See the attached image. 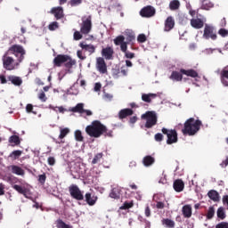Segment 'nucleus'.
<instances>
[{
  "mask_svg": "<svg viewBox=\"0 0 228 228\" xmlns=\"http://www.w3.org/2000/svg\"><path fill=\"white\" fill-rule=\"evenodd\" d=\"M86 132L89 136H92L93 138H100L104 134V136H113L110 130L108 131V128L106 126L102 125L100 121H93L90 126H87L86 127Z\"/></svg>",
  "mask_w": 228,
  "mask_h": 228,
  "instance_id": "f257e3e1",
  "label": "nucleus"
},
{
  "mask_svg": "<svg viewBox=\"0 0 228 228\" xmlns=\"http://www.w3.org/2000/svg\"><path fill=\"white\" fill-rule=\"evenodd\" d=\"M202 122L200 120H195V118H191L184 123V128L183 129V134H189V136H193L199 129H200Z\"/></svg>",
  "mask_w": 228,
  "mask_h": 228,
  "instance_id": "f03ea898",
  "label": "nucleus"
},
{
  "mask_svg": "<svg viewBox=\"0 0 228 228\" xmlns=\"http://www.w3.org/2000/svg\"><path fill=\"white\" fill-rule=\"evenodd\" d=\"M3 67L5 70H15V69H19V65H20V61L18 59L15 61L12 57L10 56V53L6 52L3 57Z\"/></svg>",
  "mask_w": 228,
  "mask_h": 228,
  "instance_id": "7ed1b4c3",
  "label": "nucleus"
},
{
  "mask_svg": "<svg viewBox=\"0 0 228 228\" xmlns=\"http://www.w3.org/2000/svg\"><path fill=\"white\" fill-rule=\"evenodd\" d=\"M115 45H120V51L125 53L126 58L133 60L134 58V53L127 52V43H126V37L124 36H118L114 39Z\"/></svg>",
  "mask_w": 228,
  "mask_h": 228,
  "instance_id": "20e7f679",
  "label": "nucleus"
},
{
  "mask_svg": "<svg viewBox=\"0 0 228 228\" xmlns=\"http://www.w3.org/2000/svg\"><path fill=\"white\" fill-rule=\"evenodd\" d=\"M142 120H145V127L151 129L153 126L158 124V115L155 111H147L141 116Z\"/></svg>",
  "mask_w": 228,
  "mask_h": 228,
  "instance_id": "39448f33",
  "label": "nucleus"
},
{
  "mask_svg": "<svg viewBox=\"0 0 228 228\" xmlns=\"http://www.w3.org/2000/svg\"><path fill=\"white\" fill-rule=\"evenodd\" d=\"M7 53L9 54H14L17 60L22 62L26 54V50H24V47L19 45H14L8 49Z\"/></svg>",
  "mask_w": 228,
  "mask_h": 228,
  "instance_id": "423d86ee",
  "label": "nucleus"
},
{
  "mask_svg": "<svg viewBox=\"0 0 228 228\" xmlns=\"http://www.w3.org/2000/svg\"><path fill=\"white\" fill-rule=\"evenodd\" d=\"M92 31V16L82 17V24L80 26V32L82 35H88Z\"/></svg>",
  "mask_w": 228,
  "mask_h": 228,
  "instance_id": "0eeeda50",
  "label": "nucleus"
},
{
  "mask_svg": "<svg viewBox=\"0 0 228 228\" xmlns=\"http://www.w3.org/2000/svg\"><path fill=\"white\" fill-rule=\"evenodd\" d=\"M162 133L167 136V143L170 145L177 142V132L175 130H168L167 128H162Z\"/></svg>",
  "mask_w": 228,
  "mask_h": 228,
  "instance_id": "6e6552de",
  "label": "nucleus"
},
{
  "mask_svg": "<svg viewBox=\"0 0 228 228\" xmlns=\"http://www.w3.org/2000/svg\"><path fill=\"white\" fill-rule=\"evenodd\" d=\"M13 190H15L16 191H18V193H20L21 195H23L26 199H31V191H29V188L28 187V185H17L14 184L12 185Z\"/></svg>",
  "mask_w": 228,
  "mask_h": 228,
  "instance_id": "1a4fd4ad",
  "label": "nucleus"
},
{
  "mask_svg": "<svg viewBox=\"0 0 228 228\" xmlns=\"http://www.w3.org/2000/svg\"><path fill=\"white\" fill-rule=\"evenodd\" d=\"M69 193L73 199H76V200H83V199H85L83 192H81V190H79L77 185H71L69 187Z\"/></svg>",
  "mask_w": 228,
  "mask_h": 228,
  "instance_id": "9d476101",
  "label": "nucleus"
},
{
  "mask_svg": "<svg viewBox=\"0 0 228 228\" xmlns=\"http://www.w3.org/2000/svg\"><path fill=\"white\" fill-rule=\"evenodd\" d=\"M140 15L141 17H145L146 19L154 17V15H156V9H154L152 6H146L141 10Z\"/></svg>",
  "mask_w": 228,
  "mask_h": 228,
  "instance_id": "9b49d317",
  "label": "nucleus"
},
{
  "mask_svg": "<svg viewBox=\"0 0 228 228\" xmlns=\"http://www.w3.org/2000/svg\"><path fill=\"white\" fill-rule=\"evenodd\" d=\"M96 69L99 70L101 74H106L108 72V68L106 66V62L104 59L102 57L97 58L96 60Z\"/></svg>",
  "mask_w": 228,
  "mask_h": 228,
  "instance_id": "f8f14e48",
  "label": "nucleus"
},
{
  "mask_svg": "<svg viewBox=\"0 0 228 228\" xmlns=\"http://www.w3.org/2000/svg\"><path fill=\"white\" fill-rule=\"evenodd\" d=\"M203 38H206V40H208V38H211V40H216V34L213 31V28L208 25L205 26Z\"/></svg>",
  "mask_w": 228,
  "mask_h": 228,
  "instance_id": "ddd939ff",
  "label": "nucleus"
},
{
  "mask_svg": "<svg viewBox=\"0 0 228 228\" xmlns=\"http://www.w3.org/2000/svg\"><path fill=\"white\" fill-rule=\"evenodd\" d=\"M9 170H11L12 174H14L15 175H20L21 177H24L26 174V171H24L22 167L15 165L10 166Z\"/></svg>",
  "mask_w": 228,
  "mask_h": 228,
  "instance_id": "4468645a",
  "label": "nucleus"
},
{
  "mask_svg": "<svg viewBox=\"0 0 228 228\" xmlns=\"http://www.w3.org/2000/svg\"><path fill=\"white\" fill-rule=\"evenodd\" d=\"M67 60V55L59 54L53 59L54 67H61L63 63L65 64V61Z\"/></svg>",
  "mask_w": 228,
  "mask_h": 228,
  "instance_id": "2eb2a0df",
  "label": "nucleus"
},
{
  "mask_svg": "<svg viewBox=\"0 0 228 228\" xmlns=\"http://www.w3.org/2000/svg\"><path fill=\"white\" fill-rule=\"evenodd\" d=\"M97 199L98 198L96 195H92L90 192L86 193V202L88 204V206H95Z\"/></svg>",
  "mask_w": 228,
  "mask_h": 228,
  "instance_id": "dca6fc26",
  "label": "nucleus"
},
{
  "mask_svg": "<svg viewBox=\"0 0 228 228\" xmlns=\"http://www.w3.org/2000/svg\"><path fill=\"white\" fill-rule=\"evenodd\" d=\"M191 28H194V29H200L201 28H204V21L200 19H191Z\"/></svg>",
  "mask_w": 228,
  "mask_h": 228,
  "instance_id": "f3484780",
  "label": "nucleus"
},
{
  "mask_svg": "<svg viewBox=\"0 0 228 228\" xmlns=\"http://www.w3.org/2000/svg\"><path fill=\"white\" fill-rule=\"evenodd\" d=\"M102 56H104L106 60H111V58H113V48L111 47L103 48L102 51Z\"/></svg>",
  "mask_w": 228,
  "mask_h": 228,
  "instance_id": "a211bd4d",
  "label": "nucleus"
},
{
  "mask_svg": "<svg viewBox=\"0 0 228 228\" xmlns=\"http://www.w3.org/2000/svg\"><path fill=\"white\" fill-rule=\"evenodd\" d=\"M124 35L126 37V45L131 44L135 38L134 32L132 29H126Z\"/></svg>",
  "mask_w": 228,
  "mask_h": 228,
  "instance_id": "6ab92c4d",
  "label": "nucleus"
},
{
  "mask_svg": "<svg viewBox=\"0 0 228 228\" xmlns=\"http://www.w3.org/2000/svg\"><path fill=\"white\" fill-rule=\"evenodd\" d=\"M53 13L54 17L58 19H61L63 17V8L62 7H53L51 11Z\"/></svg>",
  "mask_w": 228,
  "mask_h": 228,
  "instance_id": "aec40b11",
  "label": "nucleus"
},
{
  "mask_svg": "<svg viewBox=\"0 0 228 228\" xmlns=\"http://www.w3.org/2000/svg\"><path fill=\"white\" fill-rule=\"evenodd\" d=\"M175 22L174 21V18L167 17L165 22V31H170V29L174 28Z\"/></svg>",
  "mask_w": 228,
  "mask_h": 228,
  "instance_id": "412c9836",
  "label": "nucleus"
},
{
  "mask_svg": "<svg viewBox=\"0 0 228 228\" xmlns=\"http://www.w3.org/2000/svg\"><path fill=\"white\" fill-rule=\"evenodd\" d=\"M182 213L184 218H191V206L184 205L182 208Z\"/></svg>",
  "mask_w": 228,
  "mask_h": 228,
  "instance_id": "4be33fe9",
  "label": "nucleus"
},
{
  "mask_svg": "<svg viewBox=\"0 0 228 228\" xmlns=\"http://www.w3.org/2000/svg\"><path fill=\"white\" fill-rule=\"evenodd\" d=\"M79 46L84 50L87 51L90 54H94L95 53V46L94 45H86L84 43H80Z\"/></svg>",
  "mask_w": 228,
  "mask_h": 228,
  "instance_id": "5701e85b",
  "label": "nucleus"
},
{
  "mask_svg": "<svg viewBox=\"0 0 228 228\" xmlns=\"http://www.w3.org/2000/svg\"><path fill=\"white\" fill-rule=\"evenodd\" d=\"M158 94H142V101L143 102H151L152 99H156Z\"/></svg>",
  "mask_w": 228,
  "mask_h": 228,
  "instance_id": "b1692460",
  "label": "nucleus"
},
{
  "mask_svg": "<svg viewBox=\"0 0 228 228\" xmlns=\"http://www.w3.org/2000/svg\"><path fill=\"white\" fill-rule=\"evenodd\" d=\"M133 115V110L131 109H123L118 112L119 118H126V117H131Z\"/></svg>",
  "mask_w": 228,
  "mask_h": 228,
  "instance_id": "393cba45",
  "label": "nucleus"
},
{
  "mask_svg": "<svg viewBox=\"0 0 228 228\" xmlns=\"http://www.w3.org/2000/svg\"><path fill=\"white\" fill-rule=\"evenodd\" d=\"M221 77L223 85H224V86H228V81L225 80L228 79V66L222 70Z\"/></svg>",
  "mask_w": 228,
  "mask_h": 228,
  "instance_id": "a878e982",
  "label": "nucleus"
},
{
  "mask_svg": "<svg viewBox=\"0 0 228 228\" xmlns=\"http://www.w3.org/2000/svg\"><path fill=\"white\" fill-rule=\"evenodd\" d=\"M174 190L178 192L183 191V190H184V183H183L182 180L175 181Z\"/></svg>",
  "mask_w": 228,
  "mask_h": 228,
  "instance_id": "bb28decb",
  "label": "nucleus"
},
{
  "mask_svg": "<svg viewBox=\"0 0 228 228\" xmlns=\"http://www.w3.org/2000/svg\"><path fill=\"white\" fill-rule=\"evenodd\" d=\"M180 72L185 76H189L190 77H199V73H197L195 69H181Z\"/></svg>",
  "mask_w": 228,
  "mask_h": 228,
  "instance_id": "cd10ccee",
  "label": "nucleus"
},
{
  "mask_svg": "<svg viewBox=\"0 0 228 228\" xmlns=\"http://www.w3.org/2000/svg\"><path fill=\"white\" fill-rule=\"evenodd\" d=\"M64 65L67 69H72V67L76 65V60H73L72 57L66 55Z\"/></svg>",
  "mask_w": 228,
  "mask_h": 228,
  "instance_id": "c85d7f7f",
  "label": "nucleus"
},
{
  "mask_svg": "<svg viewBox=\"0 0 228 228\" xmlns=\"http://www.w3.org/2000/svg\"><path fill=\"white\" fill-rule=\"evenodd\" d=\"M208 196L214 202H218V200H220V194H218V192L216 191H208Z\"/></svg>",
  "mask_w": 228,
  "mask_h": 228,
  "instance_id": "c756f323",
  "label": "nucleus"
},
{
  "mask_svg": "<svg viewBox=\"0 0 228 228\" xmlns=\"http://www.w3.org/2000/svg\"><path fill=\"white\" fill-rule=\"evenodd\" d=\"M200 3L202 10H211V8L215 6L213 3L209 2V0H200Z\"/></svg>",
  "mask_w": 228,
  "mask_h": 228,
  "instance_id": "7c9ffc66",
  "label": "nucleus"
},
{
  "mask_svg": "<svg viewBox=\"0 0 228 228\" xmlns=\"http://www.w3.org/2000/svg\"><path fill=\"white\" fill-rule=\"evenodd\" d=\"M9 81H11L12 85H15V86H20V85H22V79L19 77L11 76L9 77Z\"/></svg>",
  "mask_w": 228,
  "mask_h": 228,
  "instance_id": "2f4dec72",
  "label": "nucleus"
},
{
  "mask_svg": "<svg viewBox=\"0 0 228 228\" xmlns=\"http://www.w3.org/2000/svg\"><path fill=\"white\" fill-rule=\"evenodd\" d=\"M85 104L83 103H77L76 107H73L71 109V111H73V113H85Z\"/></svg>",
  "mask_w": 228,
  "mask_h": 228,
  "instance_id": "473e14b6",
  "label": "nucleus"
},
{
  "mask_svg": "<svg viewBox=\"0 0 228 228\" xmlns=\"http://www.w3.org/2000/svg\"><path fill=\"white\" fill-rule=\"evenodd\" d=\"M69 133H70V128L69 127H60V134H59V139L60 140H63V138H65V136H67V134H69Z\"/></svg>",
  "mask_w": 228,
  "mask_h": 228,
  "instance_id": "72a5a7b5",
  "label": "nucleus"
},
{
  "mask_svg": "<svg viewBox=\"0 0 228 228\" xmlns=\"http://www.w3.org/2000/svg\"><path fill=\"white\" fill-rule=\"evenodd\" d=\"M142 163L144 167H151V165H154V158L151 156H146L143 158Z\"/></svg>",
  "mask_w": 228,
  "mask_h": 228,
  "instance_id": "f704fd0d",
  "label": "nucleus"
},
{
  "mask_svg": "<svg viewBox=\"0 0 228 228\" xmlns=\"http://www.w3.org/2000/svg\"><path fill=\"white\" fill-rule=\"evenodd\" d=\"M110 199H120V189L114 188L110 193Z\"/></svg>",
  "mask_w": 228,
  "mask_h": 228,
  "instance_id": "c9c22d12",
  "label": "nucleus"
},
{
  "mask_svg": "<svg viewBox=\"0 0 228 228\" xmlns=\"http://www.w3.org/2000/svg\"><path fill=\"white\" fill-rule=\"evenodd\" d=\"M162 225H165V227H167V228H174L175 227V222H174L171 219H163Z\"/></svg>",
  "mask_w": 228,
  "mask_h": 228,
  "instance_id": "e433bc0d",
  "label": "nucleus"
},
{
  "mask_svg": "<svg viewBox=\"0 0 228 228\" xmlns=\"http://www.w3.org/2000/svg\"><path fill=\"white\" fill-rule=\"evenodd\" d=\"M48 108L49 110H53V111H55V113H65V111H67V109L63 108V106L55 107L50 104Z\"/></svg>",
  "mask_w": 228,
  "mask_h": 228,
  "instance_id": "4c0bfd02",
  "label": "nucleus"
},
{
  "mask_svg": "<svg viewBox=\"0 0 228 228\" xmlns=\"http://www.w3.org/2000/svg\"><path fill=\"white\" fill-rule=\"evenodd\" d=\"M170 79H172L173 81H182L183 75H181V73H179L177 71H173L170 76Z\"/></svg>",
  "mask_w": 228,
  "mask_h": 228,
  "instance_id": "58836bf2",
  "label": "nucleus"
},
{
  "mask_svg": "<svg viewBox=\"0 0 228 228\" xmlns=\"http://www.w3.org/2000/svg\"><path fill=\"white\" fill-rule=\"evenodd\" d=\"M179 6H181V3L178 0H173L169 4L170 10H178Z\"/></svg>",
  "mask_w": 228,
  "mask_h": 228,
  "instance_id": "ea45409f",
  "label": "nucleus"
},
{
  "mask_svg": "<svg viewBox=\"0 0 228 228\" xmlns=\"http://www.w3.org/2000/svg\"><path fill=\"white\" fill-rule=\"evenodd\" d=\"M225 210L224 208H219L217 209V218H219V220H225Z\"/></svg>",
  "mask_w": 228,
  "mask_h": 228,
  "instance_id": "a19ab883",
  "label": "nucleus"
},
{
  "mask_svg": "<svg viewBox=\"0 0 228 228\" xmlns=\"http://www.w3.org/2000/svg\"><path fill=\"white\" fill-rule=\"evenodd\" d=\"M21 155H22V151L17 150V151H13L9 155V157L12 158V159H18V158H20Z\"/></svg>",
  "mask_w": 228,
  "mask_h": 228,
  "instance_id": "79ce46f5",
  "label": "nucleus"
},
{
  "mask_svg": "<svg viewBox=\"0 0 228 228\" xmlns=\"http://www.w3.org/2000/svg\"><path fill=\"white\" fill-rule=\"evenodd\" d=\"M10 143H14L13 145H19L20 143V139L17 135H12L9 138Z\"/></svg>",
  "mask_w": 228,
  "mask_h": 228,
  "instance_id": "37998d69",
  "label": "nucleus"
},
{
  "mask_svg": "<svg viewBox=\"0 0 228 228\" xmlns=\"http://www.w3.org/2000/svg\"><path fill=\"white\" fill-rule=\"evenodd\" d=\"M215 216V208L214 207H209L208 213H207V219L211 220Z\"/></svg>",
  "mask_w": 228,
  "mask_h": 228,
  "instance_id": "c03bdc74",
  "label": "nucleus"
},
{
  "mask_svg": "<svg viewBox=\"0 0 228 228\" xmlns=\"http://www.w3.org/2000/svg\"><path fill=\"white\" fill-rule=\"evenodd\" d=\"M222 53V50L220 49H212V48H207L203 51L204 54H213V53Z\"/></svg>",
  "mask_w": 228,
  "mask_h": 228,
  "instance_id": "a18cd8bd",
  "label": "nucleus"
},
{
  "mask_svg": "<svg viewBox=\"0 0 228 228\" xmlns=\"http://www.w3.org/2000/svg\"><path fill=\"white\" fill-rule=\"evenodd\" d=\"M75 139L77 142H83V134H81L80 130L75 131Z\"/></svg>",
  "mask_w": 228,
  "mask_h": 228,
  "instance_id": "49530a36",
  "label": "nucleus"
},
{
  "mask_svg": "<svg viewBox=\"0 0 228 228\" xmlns=\"http://www.w3.org/2000/svg\"><path fill=\"white\" fill-rule=\"evenodd\" d=\"M102 159V153L96 154L92 161V164L96 165V163H99V161H101Z\"/></svg>",
  "mask_w": 228,
  "mask_h": 228,
  "instance_id": "de8ad7c7",
  "label": "nucleus"
},
{
  "mask_svg": "<svg viewBox=\"0 0 228 228\" xmlns=\"http://www.w3.org/2000/svg\"><path fill=\"white\" fill-rule=\"evenodd\" d=\"M134 206L133 201H126L120 207V209H130Z\"/></svg>",
  "mask_w": 228,
  "mask_h": 228,
  "instance_id": "09e8293b",
  "label": "nucleus"
},
{
  "mask_svg": "<svg viewBox=\"0 0 228 228\" xmlns=\"http://www.w3.org/2000/svg\"><path fill=\"white\" fill-rule=\"evenodd\" d=\"M27 113H33V115H37V111L33 110V104L28 103L26 105Z\"/></svg>",
  "mask_w": 228,
  "mask_h": 228,
  "instance_id": "8fccbe9b",
  "label": "nucleus"
},
{
  "mask_svg": "<svg viewBox=\"0 0 228 228\" xmlns=\"http://www.w3.org/2000/svg\"><path fill=\"white\" fill-rule=\"evenodd\" d=\"M58 22H56V21H53V22H52V23H50L49 24V26H48V29L50 30V31H54L55 29H58Z\"/></svg>",
  "mask_w": 228,
  "mask_h": 228,
  "instance_id": "3c124183",
  "label": "nucleus"
},
{
  "mask_svg": "<svg viewBox=\"0 0 228 228\" xmlns=\"http://www.w3.org/2000/svg\"><path fill=\"white\" fill-rule=\"evenodd\" d=\"M218 35H220V37H223V38H225V37H228V30L225 28H220L218 30Z\"/></svg>",
  "mask_w": 228,
  "mask_h": 228,
  "instance_id": "603ef678",
  "label": "nucleus"
},
{
  "mask_svg": "<svg viewBox=\"0 0 228 228\" xmlns=\"http://www.w3.org/2000/svg\"><path fill=\"white\" fill-rule=\"evenodd\" d=\"M57 228H70V226L66 224L63 221L58 220L57 221Z\"/></svg>",
  "mask_w": 228,
  "mask_h": 228,
  "instance_id": "864d4df0",
  "label": "nucleus"
},
{
  "mask_svg": "<svg viewBox=\"0 0 228 228\" xmlns=\"http://www.w3.org/2000/svg\"><path fill=\"white\" fill-rule=\"evenodd\" d=\"M38 99L41 102H45L47 101V96H45V93L42 92L38 94Z\"/></svg>",
  "mask_w": 228,
  "mask_h": 228,
  "instance_id": "5fc2aeb1",
  "label": "nucleus"
},
{
  "mask_svg": "<svg viewBox=\"0 0 228 228\" xmlns=\"http://www.w3.org/2000/svg\"><path fill=\"white\" fill-rule=\"evenodd\" d=\"M83 3V0H70L69 4L70 6H79Z\"/></svg>",
  "mask_w": 228,
  "mask_h": 228,
  "instance_id": "6e6d98bb",
  "label": "nucleus"
},
{
  "mask_svg": "<svg viewBox=\"0 0 228 228\" xmlns=\"http://www.w3.org/2000/svg\"><path fill=\"white\" fill-rule=\"evenodd\" d=\"M74 40H81L83 38V35H81V32L79 31H75L73 35Z\"/></svg>",
  "mask_w": 228,
  "mask_h": 228,
  "instance_id": "4d7b16f0",
  "label": "nucleus"
},
{
  "mask_svg": "<svg viewBox=\"0 0 228 228\" xmlns=\"http://www.w3.org/2000/svg\"><path fill=\"white\" fill-rule=\"evenodd\" d=\"M137 40L141 44H143V42H146L147 37H145V34H141V35L138 36Z\"/></svg>",
  "mask_w": 228,
  "mask_h": 228,
  "instance_id": "13d9d810",
  "label": "nucleus"
},
{
  "mask_svg": "<svg viewBox=\"0 0 228 228\" xmlns=\"http://www.w3.org/2000/svg\"><path fill=\"white\" fill-rule=\"evenodd\" d=\"M101 88H102V85L101 82H97L94 84V92H101Z\"/></svg>",
  "mask_w": 228,
  "mask_h": 228,
  "instance_id": "bf43d9fd",
  "label": "nucleus"
},
{
  "mask_svg": "<svg viewBox=\"0 0 228 228\" xmlns=\"http://www.w3.org/2000/svg\"><path fill=\"white\" fill-rule=\"evenodd\" d=\"M47 162H48V165H50V167H53V165L56 164V159H54V157H49L47 159Z\"/></svg>",
  "mask_w": 228,
  "mask_h": 228,
  "instance_id": "052dcab7",
  "label": "nucleus"
},
{
  "mask_svg": "<svg viewBox=\"0 0 228 228\" xmlns=\"http://www.w3.org/2000/svg\"><path fill=\"white\" fill-rule=\"evenodd\" d=\"M104 101H111L113 99V94H108L106 92L103 93Z\"/></svg>",
  "mask_w": 228,
  "mask_h": 228,
  "instance_id": "680f3d73",
  "label": "nucleus"
},
{
  "mask_svg": "<svg viewBox=\"0 0 228 228\" xmlns=\"http://www.w3.org/2000/svg\"><path fill=\"white\" fill-rule=\"evenodd\" d=\"M216 228H228V222H221L216 225Z\"/></svg>",
  "mask_w": 228,
  "mask_h": 228,
  "instance_id": "e2e57ef3",
  "label": "nucleus"
},
{
  "mask_svg": "<svg viewBox=\"0 0 228 228\" xmlns=\"http://www.w3.org/2000/svg\"><path fill=\"white\" fill-rule=\"evenodd\" d=\"M69 95H77L79 94V90L75 87H71L69 91Z\"/></svg>",
  "mask_w": 228,
  "mask_h": 228,
  "instance_id": "0e129e2a",
  "label": "nucleus"
},
{
  "mask_svg": "<svg viewBox=\"0 0 228 228\" xmlns=\"http://www.w3.org/2000/svg\"><path fill=\"white\" fill-rule=\"evenodd\" d=\"M45 179H47V177L45 176V174L40 175L38 176V181L39 183H41V184H44L45 183Z\"/></svg>",
  "mask_w": 228,
  "mask_h": 228,
  "instance_id": "69168bd1",
  "label": "nucleus"
},
{
  "mask_svg": "<svg viewBox=\"0 0 228 228\" xmlns=\"http://www.w3.org/2000/svg\"><path fill=\"white\" fill-rule=\"evenodd\" d=\"M77 58H79V60H85L86 57H85L84 55H83V51H81V50H78L77 52Z\"/></svg>",
  "mask_w": 228,
  "mask_h": 228,
  "instance_id": "338daca9",
  "label": "nucleus"
},
{
  "mask_svg": "<svg viewBox=\"0 0 228 228\" xmlns=\"http://www.w3.org/2000/svg\"><path fill=\"white\" fill-rule=\"evenodd\" d=\"M220 165H221L222 168H225V167H227V165H228V157Z\"/></svg>",
  "mask_w": 228,
  "mask_h": 228,
  "instance_id": "774afa93",
  "label": "nucleus"
}]
</instances>
